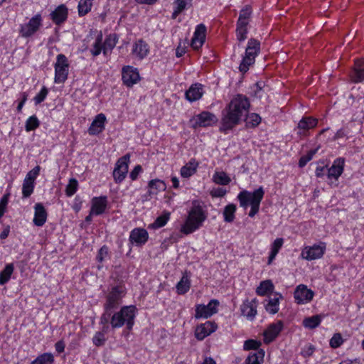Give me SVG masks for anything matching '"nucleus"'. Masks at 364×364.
Masks as SVG:
<instances>
[{"mask_svg": "<svg viewBox=\"0 0 364 364\" xmlns=\"http://www.w3.org/2000/svg\"><path fill=\"white\" fill-rule=\"evenodd\" d=\"M249 98L242 94L235 95L222 112L221 132H227L237 125L250 109Z\"/></svg>", "mask_w": 364, "mask_h": 364, "instance_id": "f257e3e1", "label": "nucleus"}, {"mask_svg": "<svg viewBox=\"0 0 364 364\" xmlns=\"http://www.w3.org/2000/svg\"><path fill=\"white\" fill-rule=\"evenodd\" d=\"M206 218L207 213L200 203L197 200L193 201L187 218L181 227V232L186 235L194 232L203 225Z\"/></svg>", "mask_w": 364, "mask_h": 364, "instance_id": "f03ea898", "label": "nucleus"}, {"mask_svg": "<svg viewBox=\"0 0 364 364\" xmlns=\"http://www.w3.org/2000/svg\"><path fill=\"white\" fill-rule=\"evenodd\" d=\"M136 312L137 309L134 305L122 306L119 311L112 313L111 327L119 328L126 325L129 331L132 330Z\"/></svg>", "mask_w": 364, "mask_h": 364, "instance_id": "7ed1b4c3", "label": "nucleus"}, {"mask_svg": "<svg viewBox=\"0 0 364 364\" xmlns=\"http://www.w3.org/2000/svg\"><path fill=\"white\" fill-rule=\"evenodd\" d=\"M264 196V188L260 186L253 192L247 191H241L237 196V199L241 207L247 208L248 205H250L251 209L248 215L250 218H253L259 212L260 203Z\"/></svg>", "mask_w": 364, "mask_h": 364, "instance_id": "20e7f679", "label": "nucleus"}, {"mask_svg": "<svg viewBox=\"0 0 364 364\" xmlns=\"http://www.w3.org/2000/svg\"><path fill=\"white\" fill-rule=\"evenodd\" d=\"M127 289L123 282L111 284L105 294V301L103 307L115 311L122 301V298L126 295Z\"/></svg>", "mask_w": 364, "mask_h": 364, "instance_id": "39448f33", "label": "nucleus"}, {"mask_svg": "<svg viewBox=\"0 0 364 364\" xmlns=\"http://www.w3.org/2000/svg\"><path fill=\"white\" fill-rule=\"evenodd\" d=\"M252 14V10L249 5L245 6L240 12L236 28V36L240 42H242L247 38L248 33L247 26L250 23Z\"/></svg>", "mask_w": 364, "mask_h": 364, "instance_id": "423d86ee", "label": "nucleus"}, {"mask_svg": "<svg viewBox=\"0 0 364 364\" xmlns=\"http://www.w3.org/2000/svg\"><path fill=\"white\" fill-rule=\"evenodd\" d=\"M69 63L64 54H58L55 63V82L63 83L68 78Z\"/></svg>", "mask_w": 364, "mask_h": 364, "instance_id": "0eeeda50", "label": "nucleus"}, {"mask_svg": "<svg viewBox=\"0 0 364 364\" xmlns=\"http://www.w3.org/2000/svg\"><path fill=\"white\" fill-rule=\"evenodd\" d=\"M129 161V154H125L117 160L113 171V178L116 183H122L126 178L128 173Z\"/></svg>", "mask_w": 364, "mask_h": 364, "instance_id": "6e6552de", "label": "nucleus"}, {"mask_svg": "<svg viewBox=\"0 0 364 364\" xmlns=\"http://www.w3.org/2000/svg\"><path fill=\"white\" fill-rule=\"evenodd\" d=\"M42 17L41 14L33 16L27 23L21 25L20 35L23 38H28L34 35L42 26Z\"/></svg>", "mask_w": 364, "mask_h": 364, "instance_id": "1a4fd4ad", "label": "nucleus"}, {"mask_svg": "<svg viewBox=\"0 0 364 364\" xmlns=\"http://www.w3.org/2000/svg\"><path fill=\"white\" fill-rule=\"evenodd\" d=\"M219 302L215 299H212L208 305L204 304H198L196 306V318H208L210 317L212 315L217 312V306H218Z\"/></svg>", "mask_w": 364, "mask_h": 364, "instance_id": "9d476101", "label": "nucleus"}, {"mask_svg": "<svg viewBox=\"0 0 364 364\" xmlns=\"http://www.w3.org/2000/svg\"><path fill=\"white\" fill-rule=\"evenodd\" d=\"M325 243L314 245L312 247H306L301 252V256L307 260H313L321 258L325 253Z\"/></svg>", "mask_w": 364, "mask_h": 364, "instance_id": "9b49d317", "label": "nucleus"}, {"mask_svg": "<svg viewBox=\"0 0 364 364\" xmlns=\"http://www.w3.org/2000/svg\"><path fill=\"white\" fill-rule=\"evenodd\" d=\"M206 36V27L200 23L196 28L193 36L191 39V46L194 50H198L203 45Z\"/></svg>", "mask_w": 364, "mask_h": 364, "instance_id": "f8f14e48", "label": "nucleus"}, {"mask_svg": "<svg viewBox=\"0 0 364 364\" xmlns=\"http://www.w3.org/2000/svg\"><path fill=\"white\" fill-rule=\"evenodd\" d=\"M148 232L144 228H136L130 232L129 240L136 246H142L148 241Z\"/></svg>", "mask_w": 364, "mask_h": 364, "instance_id": "ddd939ff", "label": "nucleus"}, {"mask_svg": "<svg viewBox=\"0 0 364 364\" xmlns=\"http://www.w3.org/2000/svg\"><path fill=\"white\" fill-rule=\"evenodd\" d=\"M217 327V324L215 322L210 321L198 325L195 331L196 338L199 341H202L205 337L215 331Z\"/></svg>", "mask_w": 364, "mask_h": 364, "instance_id": "4468645a", "label": "nucleus"}, {"mask_svg": "<svg viewBox=\"0 0 364 364\" xmlns=\"http://www.w3.org/2000/svg\"><path fill=\"white\" fill-rule=\"evenodd\" d=\"M314 292L304 284L299 285L294 291V299L297 304H304L312 300Z\"/></svg>", "mask_w": 364, "mask_h": 364, "instance_id": "2eb2a0df", "label": "nucleus"}, {"mask_svg": "<svg viewBox=\"0 0 364 364\" xmlns=\"http://www.w3.org/2000/svg\"><path fill=\"white\" fill-rule=\"evenodd\" d=\"M345 159L339 157L334 160L332 166L328 168L327 177L329 180L338 181L344 170Z\"/></svg>", "mask_w": 364, "mask_h": 364, "instance_id": "dca6fc26", "label": "nucleus"}, {"mask_svg": "<svg viewBox=\"0 0 364 364\" xmlns=\"http://www.w3.org/2000/svg\"><path fill=\"white\" fill-rule=\"evenodd\" d=\"M149 53V46L143 39H138L133 43L132 54L136 58L142 60L148 55Z\"/></svg>", "mask_w": 364, "mask_h": 364, "instance_id": "f3484780", "label": "nucleus"}, {"mask_svg": "<svg viewBox=\"0 0 364 364\" xmlns=\"http://www.w3.org/2000/svg\"><path fill=\"white\" fill-rule=\"evenodd\" d=\"M139 80V73L132 66H124L122 68V80L127 87H132Z\"/></svg>", "mask_w": 364, "mask_h": 364, "instance_id": "a211bd4d", "label": "nucleus"}, {"mask_svg": "<svg viewBox=\"0 0 364 364\" xmlns=\"http://www.w3.org/2000/svg\"><path fill=\"white\" fill-rule=\"evenodd\" d=\"M350 79L354 83L361 82L364 80V60H355L354 67L350 73Z\"/></svg>", "mask_w": 364, "mask_h": 364, "instance_id": "6ab92c4d", "label": "nucleus"}, {"mask_svg": "<svg viewBox=\"0 0 364 364\" xmlns=\"http://www.w3.org/2000/svg\"><path fill=\"white\" fill-rule=\"evenodd\" d=\"M282 328L283 323L282 321L270 324L264 332V342L269 343L273 341L278 336Z\"/></svg>", "mask_w": 364, "mask_h": 364, "instance_id": "aec40b11", "label": "nucleus"}, {"mask_svg": "<svg viewBox=\"0 0 364 364\" xmlns=\"http://www.w3.org/2000/svg\"><path fill=\"white\" fill-rule=\"evenodd\" d=\"M107 197H94L92 199L91 214L100 215L105 213L107 207Z\"/></svg>", "mask_w": 364, "mask_h": 364, "instance_id": "412c9836", "label": "nucleus"}, {"mask_svg": "<svg viewBox=\"0 0 364 364\" xmlns=\"http://www.w3.org/2000/svg\"><path fill=\"white\" fill-rule=\"evenodd\" d=\"M257 303L256 299L244 301L240 307L242 315L247 319L252 321L257 314Z\"/></svg>", "mask_w": 364, "mask_h": 364, "instance_id": "4be33fe9", "label": "nucleus"}, {"mask_svg": "<svg viewBox=\"0 0 364 364\" xmlns=\"http://www.w3.org/2000/svg\"><path fill=\"white\" fill-rule=\"evenodd\" d=\"M34 210L33 224L38 227H42L47 220L48 213L43 205L41 203H36Z\"/></svg>", "mask_w": 364, "mask_h": 364, "instance_id": "5701e85b", "label": "nucleus"}, {"mask_svg": "<svg viewBox=\"0 0 364 364\" xmlns=\"http://www.w3.org/2000/svg\"><path fill=\"white\" fill-rule=\"evenodd\" d=\"M218 122L216 116L209 112H202L196 116V125L200 127H210Z\"/></svg>", "mask_w": 364, "mask_h": 364, "instance_id": "b1692460", "label": "nucleus"}, {"mask_svg": "<svg viewBox=\"0 0 364 364\" xmlns=\"http://www.w3.org/2000/svg\"><path fill=\"white\" fill-rule=\"evenodd\" d=\"M106 122V117L104 114H98L90 127L88 129V133L90 135H97L101 133L105 129V124Z\"/></svg>", "mask_w": 364, "mask_h": 364, "instance_id": "393cba45", "label": "nucleus"}, {"mask_svg": "<svg viewBox=\"0 0 364 364\" xmlns=\"http://www.w3.org/2000/svg\"><path fill=\"white\" fill-rule=\"evenodd\" d=\"M68 15V8L64 4H61L50 13V16L54 23L60 25L66 21Z\"/></svg>", "mask_w": 364, "mask_h": 364, "instance_id": "a878e982", "label": "nucleus"}, {"mask_svg": "<svg viewBox=\"0 0 364 364\" xmlns=\"http://www.w3.org/2000/svg\"><path fill=\"white\" fill-rule=\"evenodd\" d=\"M203 95V85L200 83L193 84L186 91L185 97L191 102L200 100Z\"/></svg>", "mask_w": 364, "mask_h": 364, "instance_id": "bb28decb", "label": "nucleus"}, {"mask_svg": "<svg viewBox=\"0 0 364 364\" xmlns=\"http://www.w3.org/2000/svg\"><path fill=\"white\" fill-rule=\"evenodd\" d=\"M318 123V119L311 117H303L298 124L299 134L304 135L310 129L314 128Z\"/></svg>", "mask_w": 364, "mask_h": 364, "instance_id": "cd10ccee", "label": "nucleus"}, {"mask_svg": "<svg viewBox=\"0 0 364 364\" xmlns=\"http://www.w3.org/2000/svg\"><path fill=\"white\" fill-rule=\"evenodd\" d=\"M260 50V43L255 38H250L248 41L247 46L245 50V55L253 58L255 60L256 56Z\"/></svg>", "mask_w": 364, "mask_h": 364, "instance_id": "c85d7f7f", "label": "nucleus"}, {"mask_svg": "<svg viewBox=\"0 0 364 364\" xmlns=\"http://www.w3.org/2000/svg\"><path fill=\"white\" fill-rule=\"evenodd\" d=\"M117 41L118 38L117 37V35L114 33L109 34L106 37L105 42L102 43L103 54L105 55H107L112 52V50L116 46Z\"/></svg>", "mask_w": 364, "mask_h": 364, "instance_id": "c756f323", "label": "nucleus"}, {"mask_svg": "<svg viewBox=\"0 0 364 364\" xmlns=\"http://www.w3.org/2000/svg\"><path fill=\"white\" fill-rule=\"evenodd\" d=\"M198 165L195 159L191 160L188 164L181 168V175L184 178L191 176L196 173Z\"/></svg>", "mask_w": 364, "mask_h": 364, "instance_id": "7c9ffc66", "label": "nucleus"}, {"mask_svg": "<svg viewBox=\"0 0 364 364\" xmlns=\"http://www.w3.org/2000/svg\"><path fill=\"white\" fill-rule=\"evenodd\" d=\"M284 243V240L282 238H277L271 246V252L268 258V264H271L272 261L276 257L278 254L279 250L282 248Z\"/></svg>", "mask_w": 364, "mask_h": 364, "instance_id": "2f4dec72", "label": "nucleus"}, {"mask_svg": "<svg viewBox=\"0 0 364 364\" xmlns=\"http://www.w3.org/2000/svg\"><path fill=\"white\" fill-rule=\"evenodd\" d=\"M14 270V264L10 263L5 266L4 269L0 272V285H4L9 281Z\"/></svg>", "mask_w": 364, "mask_h": 364, "instance_id": "473e14b6", "label": "nucleus"}, {"mask_svg": "<svg viewBox=\"0 0 364 364\" xmlns=\"http://www.w3.org/2000/svg\"><path fill=\"white\" fill-rule=\"evenodd\" d=\"M245 127L247 128H255L261 123V117L256 113L246 114Z\"/></svg>", "mask_w": 364, "mask_h": 364, "instance_id": "72a5a7b5", "label": "nucleus"}, {"mask_svg": "<svg viewBox=\"0 0 364 364\" xmlns=\"http://www.w3.org/2000/svg\"><path fill=\"white\" fill-rule=\"evenodd\" d=\"M274 289V285L271 280L262 281L259 286L257 288L256 292L259 296H264L272 292Z\"/></svg>", "mask_w": 364, "mask_h": 364, "instance_id": "f704fd0d", "label": "nucleus"}, {"mask_svg": "<svg viewBox=\"0 0 364 364\" xmlns=\"http://www.w3.org/2000/svg\"><path fill=\"white\" fill-rule=\"evenodd\" d=\"M282 298L281 294L279 296L269 299L268 303L265 305V309L272 314H275L279 311V299Z\"/></svg>", "mask_w": 364, "mask_h": 364, "instance_id": "c9c22d12", "label": "nucleus"}, {"mask_svg": "<svg viewBox=\"0 0 364 364\" xmlns=\"http://www.w3.org/2000/svg\"><path fill=\"white\" fill-rule=\"evenodd\" d=\"M93 0H80L77 9L80 16H84L88 14L92 9Z\"/></svg>", "mask_w": 364, "mask_h": 364, "instance_id": "e433bc0d", "label": "nucleus"}, {"mask_svg": "<svg viewBox=\"0 0 364 364\" xmlns=\"http://www.w3.org/2000/svg\"><path fill=\"white\" fill-rule=\"evenodd\" d=\"M213 181L216 184L226 186L230 183L231 179L225 172L220 171L214 173Z\"/></svg>", "mask_w": 364, "mask_h": 364, "instance_id": "4c0bfd02", "label": "nucleus"}, {"mask_svg": "<svg viewBox=\"0 0 364 364\" xmlns=\"http://www.w3.org/2000/svg\"><path fill=\"white\" fill-rule=\"evenodd\" d=\"M236 211V205L231 203L225 207L223 211L224 220L227 223H231L235 219V213Z\"/></svg>", "mask_w": 364, "mask_h": 364, "instance_id": "58836bf2", "label": "nucleus"}, {"mask_svg": "<svg viewBox=\"0 0 364 364\" xmlns=\"http://www.w3.org/2000/svg\"><path fill=\"white\" fill-rule=\"evenodd\" d=\"M264 353L259 350L257 353H250L245 360V364H260L263 361Z\"/></svg>", "mask_w": 364, "mask_h": 364, "instance_id": "ea45409f", "label": "nucleus"}, {"mask_svg": "<svg viewBox=\"0 0 364 364\" xmlns=\"http://www.w3.org/2000/svg\"><path fill=\"white\" fill-rule=\"evenodd\" d=\"M321 318L319 315H315L306 318L303 321V325L308 328L313 329L316 328L321 323Z\"/></svg>", "mask_w": 364, "mask_h": 364, "instance_id": "a19ab883", "label": "nucleus"}, {"mask_svg": "<svg viewBox=\"0 0 364 364\" xmlns=\"http://www.w3.org/2000/svg\"><path fill=\"white\" fill-rule=\"evenodd\" d=\"M171 213L164 212L161 215L156 218L154 223L151 225L154 228H160L164 227L170 219Z\"/></svg>", "mask_w": 364, "mask_h": 364, "instance_id": "79ce46f5", "label": "nucleus"}, {"mask_svg": "<svg viewBox=\"0 0 364 364\" xmlns=\"http://www.w3.org/2000/svg\"><path fill=\"white\" fill-rule=\"evenodd\" d=\"M54 362V357L51 353H43L39 355L31 364H53Z\"/></svg>", "mask_w": 364, "mask_h": 364, "instance_id": "37998d69", "label": "nucleus"}, {"mask_svg": "<svg viewBox=\"0 0 364 364\" xmlns=\"http://www.w3.org/2000/svg\"><path fill=\"white\" fill-rule=\"evenodd\" d=\"M102 51L103 52L102 36L100 34L97 37L90 52L93 56H97Z\"/></svg>", "mask_w": 364, "mask_h": 364, "instance_id": "c03bdc74", "label": "nucleus"}, {"mask_svg": "<svg viewBox=\"0 0 364 364\" xmlns=\"http://www.w3.org/2000/svg\"><path fill=\"white\" fill-rule=\"evenodd\" d=\"M40 126V122L36 115L30 117L26 122L25 129L26 132L33 131Z\"/></svg>", "mask_w": 364, "mask_h": 364, "instance_id": "a18cd8bd", "label": "nucleus"}, {"mask_svg": "<svg viewBox=\"0 0 364 364\" xmlns=\"http://www.w3.org/2000/svg\"><path fill=\"white\" fill-rule=\"evenodd\" d=\"M255 62V60L253 58L245 55L240 64L239 70L242 73H247L250 67L253 65Z\"/></svg>", "mask_w": 364, "mask_h": 364, "instance_id": "49530a36", "label": "nucleus"}, {"mask_svg": "<svg viewBox=\"0 0 364 364\" xmlns=\"http://www.w3.org/2000/svg\"><path fill=\"white\" fill-rule=\"evenodd\" d=\"M190 289V282L187 278L183 277L176 285L177 292L179 294H184Z\"/></svg>", "mask_w": 364, "mask_h": 364, "instance_id": "de8ad7c7", "label": "nucleus"}, {"mask_svg": "<svg viewBox=\"0 0 364 364\" xmlns=\"http://www.w3.org/2000/svg\"><path fill=\"white\" fill-rule=\"evenodd\" d=\"M104 312L100 316V325H111V318L112 314L114 311L112 309H107L106 307H103Z\"/></svg>", "mask_w": 364, "mask_h": 364, "instance_id": "09e8293b", "label": "nucleus"}, {"mask_svg": "<svg viewBox=\"0 0 364 364\" xmlns=\"http://www.w3.org/2000/svg\"><path fill=\"white\" fill-rule=\"evenodd\" d=\"M77 181L75 178H70L65 188V193L67 196L70 197L73 196L77 190Z\"/></svg>", "mask_w": 364, "mask_h": 364, "instance_id": "8fccbe9b", "label": "nucleus"}, {"mask_svg": "<svg viewBox=\"0 0 364 364\" xmlns=\"http://www.w3.org/2000/svg\"><path fill=\"white\" fill-rule=\"evenodd\" d=\"M34 183L24 180L22 187V194L23 198H28L33 192Z\"/></svg>", "mask_w": 364, "mask_h": 364, "instance_id": "3c124183", "label": "nucleus"}, {"mask_svg": "<svg viewBox=\"0 0 364 364\" xmlns=\"http://www.w3.org/2000/svg\"><path fill=\"white\" fill-rule=\"evenodd\" d=\"M318 150V147L314 149H311L309 151H308V153L305 156H301L299 161V166L304 167L307 164V162L312 159L313 156L316 154Z\"/></svg>", "mask_w": 364, "mask_h": 364, "instance_id": "603ef678", "label": "nucleus"}, {"mask_svg": "<svg viewBox=\"0 0 364 364\" xmlns=\"http://www.w3.org/2000/svg\"><path fill=\"white\" fill-rule=\"evenodd\" d=\"M107 258H109V247L106 245H103L99 250L96 259L98 262L102 263Z\"/></svg>", "mask_w": 364, "mask_h": 364, "instance_id": "864d4df0", "label": "nucleus"}, {"mask_svg": "<svg viewBox=\"0 0 364 364\" xmlns=\"http://www.w3.org/2000/svg\"><path fill=\"white\" fill-rule=\"evenodd\" d=\"M106 341L105 335L100 331H97L92 338V343L97 347L104 346Z\"/></svg>", "mask_w": 364, "mask_h": 364, "instance_id": "5fc2aeb1", "label": "nucleus"}, {"mask_svg": "<svg viewBox=\"0 0 364 364\" xmlns=\"http://www.w3.org/2000/svg\"><path fill=\"white\" fill-rule=\"evenodd\" d=\"M149 187L152 190L155 189L157 191L164 190L166 188V184L164 182L159 179L151 180L149 182Z\"/></svg>", "mask_w": 364, "mask_h": 364, "instance_id": "6e6d98bb", "label": "nucleus"}, {"mask_svg": "<svg viewBox=\"0 0 364 364\" xmlns=\"http://www.w3.org/2000/svg\"><path fill=\"white\" fill-rule=\"evenodd\" d=\"M343 343V339L341 333H335L330 340V346L333 348L340 347Z\"/></svg>", "mask_w": 364, "mask_h": 364, "instance_id": "4d7b16f0", "label": "nucleus"}, {"mask_svg": "<svg viewBox=\"0 0 364 364\" xmlns=\"http://www.w3.org/2000/svg\"><path fill=\"white\" fill-rule=\"evenodd\" d=\"M48 94V90L46 87L43 86L39 93L36 95V96L34 97L33 100L35 102L36 105L41 104L42 102L45 100L47 95Z\"/></svg>", "mask_w": 364, "mask_h": 364, "instance_id": "13d9d810", "label": "nucleus"}, {"mask_svg": "<svg viewBox=\"0 0 364 364\" xmlns=\"http://www.w3.org/2000/svg\"><path fill=\"white\" fill-rule=\"evenodd\" d=\"M41 168L39 166L34 167L31 171H29L25 179L26 181L35 183L36 177L39 175Z\"/></svg>", "mask_w": 364, "mask_h": 364, "instance_id": "bf43d9fd", "label": "nucleus"}, {"mask_svg": "<svg viewBox=\"0 0 364 364\" xmlns=\"http://www.w3.org/2000/svg\"><path fill=\"white\" fill-rule=\"evenodd\" d=\"M260 346V343L252 339L247 340L244 343L245 350H257Z\"/></svg>", "mask_w": 364, "mask_h": 364, "instance_id": "052dcab7", "label": "nucleus"}, {"mask_svg": "<svg viewBox=\"0 0 364 364\" xmlns=\"http://www.w3.org/2000/svg\"><path fill=\"white\" fill-rule=\"evenodd\" d=\"M193 0H175L174 3L176 4V6L183 11L186 8H189L192 6Z\"/></svg>", "mask_w": 364, "mask_h": 364, "instance_id": "680f3d73", "label": "nucleus"}, {"mask_svg": "<svg viewBox=\"0 0 364 364\" xmlns=\"http://www.w3.org/2000/svg\"><path fill=\"white\" fill-rule=\"evenodd\" d=\"M315 350V347L311 344H308L301 350V355L304 358L310 357L313 355Z\"/></svg>", "mask_w": 364, "mask_h": 364, "instance_id": "e2e57ef3", "label": "nucleus"}, {"mask_svg": "<svg viewBox=\"0 0 364 364\" xmlns=\"http://www.w3.org/2000/svg\"><path fill=\"white\" fill-rule=\"evenodd\" d=\"M8 204V196H4L0 200V218L4 215Z\"/></svg>", "mask_w": 364, "mask_h": 364, "instance_id": "0e129e2a", "label": "nucleus"}, {"mask_svg": "<svg viewBox=\"0 0 364 364\" xmlns=\"http://www.w3.org/2000/svg\"><path fill=\"white\" fill-rule=\"evenodd\" d=\"M142 171V168L140 165H136L134 169L130 172L129 177L132 181L137 179L138 176Z\"/></svg>", "mask_w": 364, "mask_h": 364, "instance_id": "69168bd1", "label": "nucleus"}, {"mask_svg": "<svg viewBox=\"0 0 364 364\" xmlns=\"http://www.w3.org/2000/svg\"><path fill=\"white\" fill-rule=\"evenodd\" d=\"M226 191L223 188H218L213 190L210 194L213 197H223L225 195Z\"/></svg>", "mask_w": 364, "mask_h": 364, "instance_id": "338daca9", "label": "nucleus"}, {"mask_svg": "<svg viewBox=\"0 0 364 364\" xmlns=\"http://www.w3.org/2000/svg\"><path fill=\"white\" fill-rule=\"evenodd\" d=\"M65 347V345L63 341H59L55 344V350L59 353H63L64 351Z\"/></svg>", "mask_w": 364, "mask_h": 364, "instance_id": "774afa93", "label": "nucleus"}]
</instances>
